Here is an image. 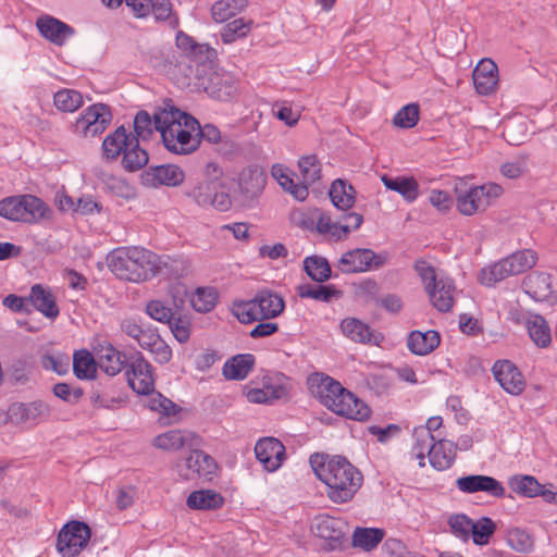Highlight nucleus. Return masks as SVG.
I'll use <instances>...</instances> for the list:
<instances>
[{
	"label": "nucleus",
	"mask_w": 557,
	"mask_h": 557,
	"mask_svg": "<svg viewBox=\"0 0 557 557\" xmlns=\"http://www.w3.org/2000/svg\"><path fill=\"white\" fill-rule=\"evenodd\" d=\"M265 183L267 175L258 166L245 168L239 174V190L248 200L259 197Z\"/></svg>",
	"instance_id": "23"
},
{
	"label": "nucleus",
	"mask_w": 557,
	"mask_h": 557,
	"mask_svg": "<svg viewBox=\"0 0 557 557\" xmlns=\"http://www.w3.org/2000/svg\"><path fill=\"white\" fill-rule=\"evenodd\" d=\"M216 292L211 287L197 288L190 298L193 308L198 312L211 311L216 302Z\"/></svg>",
	"instance_id": "54"
},
{
	"label": "nucleus",
	"mask_w": 557,
	"mask_h": 557,
	"mask_svg": "<svg viewBox=\"0 0 557 557\" xmlns=\"http://www.w3.org/2000/svg\"><path fill=\"white\" fill-rule=\"evenodd\" d=\"M48 211V206L40 198L29 194L0 200V216L12 222L37 223L46 218Z\"/></svg>",
	"instance_id": "5"
},
{
	"label": "nucleus",
	"mask_w": 557,
	"mask_h": 557,
	"mask_svg": "<svg viewBox=\"0 0 557 557\" xmlns=\"http://www.w3.org/2000/svg\"><path fill=\"white\" fill-rule=\"evenodd\" d=\"M125 3L138 18L152 13L157 21H168L172 15L170 0H125Z\"/></svg>",
	"instance_id": "21"
},
{
	"label": "nucleus",
	"mask_w": 557,
	"mask_h": 557,
	"mask_svg": "<svg viewBox=\"0 0 557 557\" xmlns=\"http://www.w3.org/2000/svg\"><path fill=\"white\" fill-rule=\"evenodd\" d=\"M385 531L379 528H356L352 533V546L364 552L374 549L384 539Z\"/></svg>",
	"instance_id": "42"
},
{
	"label": "nucleus",
	"mask_w": 557,
	"mask_h": 557,
	"mask_svg": "<svg viewBox=\"0 0 557 557\" xmlns=\"http://www.w3.org/2000/svg\"><path fill=\"white\" fill-rule=\"evenodd\" d=\"M503 194L498 184L488 183L471 187L457 196V209L463 215L484 212Z\"/></svg>",
	"instance_id": "7"
},
{
	"label": "nucleus",
	"mask_w": 557,
	"mask_h": 557,
	"mask_svg": "<svg viewBox=\"0 0 557 557\" xmlns=\"http://www.w3.org/2000/svg\"><path fill=\"white\" fill-rule=\"evenodd\" d=\"M108 267L120 280L145 282L162 273L166 263L154 252L137 247H120L107 257Z\"/></svg>",
	"instance_id": "2"
},
{
	"label": "nucleus",
	"mask_w": 557,
	"mask_h": 557,
	"mask_svg": "<svg viewBox=\"0 0 557 557\" xmlns=\"http://www.w3.org/2000/svg\"><path fill=\"white\" fill-rule=\"evenodd\" d=\"M50 407L42 400L32 403H17L9 408L12 422L17 424H36L41 418L48 417Z\"/></svg>",
	"instance_id": "18"
},
{
	"label": "nucleus",
	"mask_w": 557,
	"mask_h": 557,
	"mask_svg": "<svg viewBox=\"0 0 557 557\" xmlns=\"http://www.w3.org/2000/svg\"><path fill=\"white\" fill-rule=\"evenodd\" d=\"M515 275L506 258L494 264L483 268L480 273V282L485 286H493L496 283Z\"/></svg>",
	"instance_id": "45"
},
{
	"label": "nucleus",
	"mask_w": 557,
	"mask_h": 557,
	"mask_svg": "<svg viewBox=\"0 0 557 557\" xmlns=\"http://www.w3.org/2000/svg\"><path fill=\"white\" fill-rule=\"evenodd\" d=\"M178 475L186 480L203 479L210 481L215 473L214 459L202 450L195 449L186 458L177 461Z\"/></svg>",
	"instance_id": "11"
},
{
	"label": "nucleus",
	"mask_w": 557,
	"mask_h": 557,
	"mask_svg": "<svg viewBox=\"0 0 557 557\" xmlns=\"http://www.w3.org/2000/svg\"><path fill=\"white\" fill-rule=\"evenodd\" d=\"M232 312L242 323L248 324L261 320L258 313L256 297L247 301H235Z\"/></svg>",
	"instance_id": "56"
},
{
	"label": "nucleus",
	"mask_w": 557,
	"mask_h": 557,
	"mask_svg": "<svg viewBox=\"0 0 557 557\" xmlns=\"http://www.w3.org/2000/svg\"><path fill=\"white\" fill-rule=\"evenodd\" d=\"M451 533L457 537L467 541L473 529V521L463 513L454 515L448 520Z\"/></svg>",
	"instance_id": "60"
},
{
	"label": "nucleus",
	"mask_w": 557,
	"mask_h": 557,
	"mask_svg": "<svg viewBox=\"0 0 557 557\" xmlns=\"http://www.w3.org/2000/svg\"><path fill=\"white\" fill-rule=\"evenodd\" d=\"M149 161L148 152L140 147L137 137L128 143V147L123 153L122 165L128 172H135L147 165Z\"/></svg>",
	"instance_id": "39"
},
{
	"label": "nucleus",
	"mask_w": 557,
	"mask_h": 557,
	"mask_svg": "<svg viewBox=\"0 0 557 557\" xmlns=\"http://www.w3.org/2000/svg\"><path fill=\"white\" fill-rule=\"evenodd\" d=\"M84 103L83 96L78 90L64 88L53 96V104L61 112H75Z\"/></svg>",
	"instance_id": "47"
},
{
	"label": "nucleus",
	"mask_w": 557,
	"mask_h": 557,
	"mask_svg": "<svg viewBox=\"0 0 557 557\" xmlns=\"http://www.w3.org/2000/svg\"><path fill=\"white\" fill-rule=\"evenodd\" d=\"M496 530L495 522L488 517H482L476 522H473V529L471 530L473 543L476 545H486L490 537Z\"/></svg>",
	"instance_id": "58"
},
{
	"label": "nucleus",
	"mask_w": 557,
	"mask_h": 557,
	"mask_svg": "<svg viewBox=\"0 0 557 557\" xmlns=\"http://www.w3.org/2000/svg\"><path fill=\"white\" fill-rule=\"evenodd\" d=\"M186 504L191 509L213 510L223 506L224 498L213 490H200L190 493Z\"/></svg>",
	"instance_id": "37"
},
{
	"label": "nucleus",
	"mask_w": 557,
	"mask_h": 557,
	"mask_svg": "<svg viewBox=\"0 0 557 557\" xmlns=\"http://www.w3.org/2000/svg\"><path fill=\"white\" fill-rule=\"evenodd\" d=\"M134 131L138 139L147 140L153 131L160 133V127L156 123V114L151 117L147 111H139L134 119Z\"/></svg>",
	"instance_id": "57"
},
{
	"label": "nucleus",
	"mask_w": 557,
	"mask_h": 557,
	"mask_svg": "<svg viewBox=\"0 0 557 557\" xmlns=\"http://www.w3.org/2000/svg\"><path fill=\"white\" fill-rule=\"evenodd\" d=\"M99 367L108 375H116L120 373L127 363V357L124 352L115 349L112 345L102 347L99 351Z\"/></svg>",
	"instance_id": "35"
},
{
	"label": "nucleus",
	"mask_w": 557,
	"mask_h": 557,
	"mask_svg": "<svg viewBox=\"0 0 557 557\" xmlns=\"http://www.w3.org/2000/svg\"><path fill=\"white\" fill-rule=\"evenodd\" d=\"M256 358L251 354L236 355L223 366V375L227 380H244L255 366Z\"/></svg>",
	"instance_id": "32"
},
{
	"label": "nucleus",
	"mask_w": 557,
	"mask_h": 557,
	"mask_svg": "<svg viewBox=\"0 0 557 557\" xmlns=\"http://www.w3.org/2000/svg\"><path fill=\"white\" fill-rule=\"evenodd\" d=\"M29 300L32 305L48 319H55L59 315V307L55 297L48 288L36 284L30 289Z\"/></svg>",
	"instance_id": "28"
},
{
	"label": "nucleus",
	"mask_w": 557,
	"mask_h": 557,
	"mask_svg": "<svg viewBox=\"0 0 557 557\" xmlns=\"http://www.w3.org/2000/svg\"><path fill=\"white\" fill-rule=\"evenodd\" d=\"M246 5L247 0H219L211 8L212 18L216 23H223L242 12Z\"/></svg>",
	"instance_id": "46"
},
{
	"label": "nucleus",
	"mask_w": 557,
	"mask_h": 557,
	"mask_svg": "<svg viewBox=\"0 0 557 557\" xmlns=\"http://www.w3.org/2000/svg\"><path fill=\"white\" fill-rule=\"evenodd\" d=\"M156 123L169 151L189 154L199 147V138L196 135L198 121L190 114L171 107L156 113Z\"/></svg>",
	"instance_id": "3"
},
{
	"label": "nucleus",
	"mask_w": 557,
	"mask_h": 557,
	"mask_svg": "<svg viewBox=\"0 0 557 557\" xmlns=\"http://www.w3.org/2000/svg\"><path fill=\"white\" fill-rule=\"evenodd\" d=\"M36 26L44 38L57 46H63L75 33L73 27L50 15L40 16Z\"/></svg>",
	"instance_id": "20"
},
{
	"label": "nucleus",
	"mask_w": 557,
	"mask_h": 557,
	"mask_svg": "<svg viewBox=\"0 0 557 557\" xmlns=\"http://www.w3.org/2000/svg\"><path fill=\"white\" fill-rule=\"evenodd\" d=\"M388 252H374L368 248H356L343 253L338 268L343 273H359L376 270L387 263Z\"/></svg>",
	"instance_id": "9"
},
{
	"label": "nucleus",
	"mask_w": 557,
	"mask_h": 557,
	"mask_svg": "<svg viewBox=\"0 0 557 557\" xmlns=\"http://www.w3.org/2000/svg\"><path fill=\"white\" fill-rule=\"evenodd\" d=\"M70 359L63 354H46L41 357V366L46 370H52L58 374H65L67 372Z\"/></svg>",
	"instance_id": "62"
},
{
	"label": "nucleus",
	"mask_w": 557,
	"mask_h": 557,
	"mask_svg": "<svg viewBox=\"0 0 557 557\" xmlns=\"http://www.w3.org/2000/svg\"><path fill=\"white\" fill-rule=\"evenodd\" d=\"M126 375L128 385L135 393L149 395L154 391L152 367L140 352L133 356Z\"/></svg>",
	"instance_id": "13"
},
{
	"label": "nucleus",
	"mask_w": 557,
	"mask_h": 557,
	"mask_svg": "<svg viewBox=\"0 0 557 557\" xmlns=\"http://www.w3.org/2000/svg\"><path fill=\"white\" fill-rule=\"evenodd\" d=\"M311 530L314 535L325 541L329 550H336L343 547L347 525L342 519L320 515L314 518Z\"/></svg>",
	"instance_id": "12"
},
{
	"label": "nucleus",
	"mask_w": 557,
	"mask_h": 557,
	"mask_svg": "<svg viewBox=\"0 0 557 557\" xmlns=\"http://www.w3.org/2000/svg\"><path fill=\"white\" fill-rule=\"evenodd\" d=\"M529 158L527 154H519L510 161L505 162L500 172L508 178H518L528 170Z\"/></svg>",
	"instance_id": "61"
},
{
	"label": "nucleus",
	"mask_w": 557,
	"mask_h": 557,
	"mask_svg": "<svg viewBox=\"0 0 557 557\" xmlns=\"http://www.w3.org/2000/svg\"><path fill=\"white\" fill-rule=\"evenodd\" d=\"M245 395L249 403L270 404L285 395V388L281 385H264L262 388H246Z\"/></svg>",
	"instance_id": "50"
},
{
	"label": "nucleus",
	"mask_w": 557,
	"mask_h": 557,
	"mask_svg": "<svg viewBox=\"0 0 557 557\" xmlns=\"http://www.w3.org/2000/svg\"><path fill=\"white\" fill-rule=\"evenodd\" d=\"M382 182L387 189L400 194L408 202L414 201L419 196V184L413 177L383 175Z\"/></svg>",
	"instance_id": "36"
},
{
	"label": "nucleus",
	"mask_w": 557,
	"mask_h": 557,
	"mask_svg": "<svg viewBox=\"0 0 557 557\" xmlns=\"http://www.w3.org/2000/svg\"><path fill=\"white\" fill-rule=\"evenodd\" d=\"M134 138L132 133L122 125L119 126L114 132L110 133L102 143L103 157L107 160H116L121 154L124 153L128 147V143Z\"/></svg>",
	"instance_id": "26"
},
{
	"label": "nucleus",
	"mask_w": 557,
	"mask_h": 557,
	"mask_svg": "<svg viewBox=\"0 0 557 557\" xmlns=\"http://www.w3.org/2000/svg\"><path fill=\"white\" fill-rule=\"evenodd\" d=\"M457 488L465 494L486 493L496 498L505 496V487L493 476L483 474L465 475L456 481Z\"/></svg>",
	"instance_id": "14"
},
{
	"label": "nucleus",
	"mask_w": 557,
	"mask_h": 557,
	"mask_svg": "<svg viewBox=\"0 0 557 557\" xmlns=\"http://www.w3.org/2000/svg\"><path fill=\"white\" fill-rule=\"evenodd\" d=\"M184 195L197 206L208 209L213 208L220 212H226L232 208V199L223 187L205 180L188 185Z\"/></svg>",
	"instance_id": "6"
},
{
	"label": "nucleus",
	"mask_w": 557,
	"mask_h": 557,
	"mask_svg": "<svg viewBox=\"0 0 557 557\" xmlns=\"http://www.w3.org/2000/svg\"><path fill=\"white\" fill-rule=\"evenodd\" d=\"M508 483L515 493L525 497L537 496L541 487L539 481L532 475H515Z\"/></svg>",
	"instance_id": "53"
},
{
	"label": "nucleus",
	"mask_w": 557,
	"mask_h": 557,
	"mask_svg": "<svg viewBox=\"0 0 557 557\" xmlns=\"http://www.w3.org/2000/svg\"><path fill=\"white\" fill-rule=\"evenodd\" d=\"M125 401L123 392L116 388L111 381L100 383L90 395V403L98 409H115Z\"/></svg>",
	"instance_id": "24"
},
{
	"label": "nucleus",
	"mask_w": 557,
	"mask_h": 557,
	"mask_svg": "<svg viewBox=\"0 0 557 557\" xmlns=\"http://www.w3.org/2000/svg\"><path fill=\"white\" fill-rule=\"evenodd\" d=\"M355 188L343 180L332 183L329 195L332 203L341 210H348L355 203Z\"/></svg>",
	"instance_id": "41"
},
{
	"label": "nucleus",
	"mask_w": 557,
	"mask_h": 557,
	"mask_svg": "<svg viewBox=\"0 0 557 557\" xmlns=\"http://www.w3.org/2000/svg\"><path fill=\"white\" fill-rule=\"evenodd\" d=\"M252 21L238 17L225 24L220 30V37L223 44L231 45L238 39L247 37L251 32Z\"/></svg>",
	"instance_id": "44"
},
{
	"label": "nucleus",
	"mask_w": 557,
	"mask_h": 557,
	"mask_svg": "<svg viewBox=\"0 0 557 557\" xmlns=\"http://www.w3.org/2000/svg\"><path fill=\"white\" fill-rule=\"evenodd\" d=\"M298 295L301 298H311L318 301L329 302L334 297L338 298L341 296V292L333 285L305 284L298 287Z\"/></svg>",
	"instance_id": "51"
},
{
	"label": "nucleus",
	"mask_w": 557,
	"mask_h": 557,
	"mask_svg": "<svg viewBox=\"0 0 557 557\" xmlns=\"http://www.w3.org/2000/svg\"><path fill=\"white\" fill-rule=\"evenodd\" d=\"M304 269L308 276L318 283L327 281L332 274L327 260L319 256L307 257L304 260Z\"/></svg>",
	"instance_id": "49"
},
{
	"label": "nucleus",
	"mask_w": 557,
	"mask_h": 557,
	"mask_svg": "<svg viewBox=\"0 0 557 557\" xmlns=\"http://www.w3.org/2000/svg\"><path fill=\"white\" fill-rule=\"evenodd\" d=\"M258 313L261 320H269L280 315L285 307L283 298L269 289L260 290L256 296Z\"/></svg>",
	"instance_id": "30"
},
{
	"label": "nucleus",
	"mask_w": 557,
	"mask_h": 557,
	"mask_svg": "<svg viewBox=\"0 0 557 557\" xmlns=\"http://www.w3.org/2000/svg\"><path fill=\"white\" fill-rule=\"evenodd\" d=\"M510 268H512V272L515 275L523 273L531 268H533L537 260V255L534 250L523 249L513 252L512 255L506 257Z\"/></svg>",
	"instance_id": "52"
},
{
	"label": "nucleus",
	"mask_w": 557,
	"mask_h": 557,
	"mask_svg": "<svg viewBox=\"0 0 557 557\" xmlns=\"http://www.w3.org/2000/svg\"><path fill=\"white\" fill-rule=\"evenodd\" d=\"M277 183L286 191H288L290 195H293V197L296 200L304 201L309 195L308 187L305 184L296 183L293 180V177L289 175L288 172L286 174H284L282 177H280Z\"/></svg>",
	"instance_id": "63"
},
{
	"label": "nucleus",
	"mask_w": 557,
	"mask_h": 557,
	"mask_svg": "<svg viewBox=\"0 0 557 557\" xmlns=\"http://www.w3.org/2000/svg\"><path fill=\"white\" fill-rule=\"evenodd\" d=\"M210 95L221 101H228L238 94V82L228 73L214 74L208 87Z\"/></svg>",
	"instance_id": "29"
},
{
	"label": "nucleus",
	"mask_w": 557,
	"mask_h": 557,
	"mask_svg": "<svg viewBox=\"0 0 557 557\" xmlns=\"http://www.w3.org/2000/svg\"><path fill=\"white\" fill-rule=\"evenodd\" d=\"M339 327L342 333L355 343L379 345L383 339L382 335L374 334L368 324L357 318L344 319Z\"/></svg>",
	"instance_id": "22"
},
{
	"label": "nucleus",
	"mask_w": 557,
	"mask_h": 557,
	"mask_svg": "<svg viewBox=\"0 0 557 557\" xmlns=\"http://www.w3.org/2000/svg\"><path fill=\"white\" fill-rule=\"evenodd\" d=\"M184 171L175 164H161L148 168L143 174V181L146 185L171 186L175 187L184 182Z\"/></svg>",
	"instance_id": "16"
},
{
	"label": "nucleus",
	"mask_w": 557,
	"mask_h": 557,
	"mask_svg": "<svg viewBox=\"0 0 557 557\" xmlns=\"http://www.w3.org/2000/svg\"><path fill=\"white\" fill-rule=\"evenodd\" d=\"M90 536L91 530L85 522L71 521L58 534V552L63 557H74L86 547Z\"/></svg>",
	"instance_id": "10"
},
{
	"label": "nucleus",
	"mask_w": 557,
	"mask_h": 557,
	"mask_svg": "<svg viewBox=\"0 0 557 557\" xmlns=\"http://www.w3.org/2000/svg\"><path fill=\"white\" fill-rule=\"evenodd\" d=\"M73 371L76 377L81 380L92 379L95 376L97 362L88 350L82 349L74 354Z\"/></svg>",
	"instance_id": "48"
},
{
	"label": "nucleus",
	"mask_w": 557,
	"mask_h": 557,
	"mask_svg": "<svg viewBox=\"0 0 557 557\" xmlns=\"http://www.w3.org/2000/svg\"><path fill=\"white\" fill-rule=\"evenodd\" d=\"M475 90L480 95H491L498 85V67L491 59L481 60L472 73Z\"/></svg>",
	"instance_id": "19"
},
{
	"label": "nucleus",
	"mask_w": 557,
	"mask_h": 557,
	"mask_svg": "<svg viewBox=\"0 0 557 557\" xmlns=\"http://www.w3.org/2000/svg\"><path fill=\"white\" fill-rule=\"evenodd\" d=\"M523 289L535 300H544L552 294L550 275L543 272H533L523 280Z\"/></svg>",
	"instance_id": "33"
},
{
	"label": "nucleus",
	"mask_w": 557,
	"mask_h": 557,
	"mask_svg": "<svg viewBox=\"0 0 557 557\" xmlns=\"http://www.w3.org/2000/svg\"><path fill=\"white\" fill-rule=\"evenodd\" d=\"M176 46L185 57L196 63H203L209 60L213 51L208 45L197 44L193 37L183 32L176 35Z\"/></svg>",
	"instance_id": "31"
},
{
	"label": "nucleus",
	"mask_w": 557,
	"mask_h": 557,
	"mask_svg": "<svg viewBox=\"0 0 557 557\" xmlns=\"http://www.w3.org/2000/svg\"><path fill=\"white\" fill-rule=\"evenodd\" d=\"M298 168L302 178L301 184L307 187L320 180L321 166L314 154L301 157L298 161Z\"/></svg>",
	"instance_id": "55"
},
{
	"label": "nucleus",
	"mask_w": 557,
	"mask_h": 557,
	"mask_svg": "<svg viewBox=\"0 0 557 557\" xmlns=\"http://www.w3.org/2000/svg\"><path fill=\"white\" fill-rule=\"evenodd\" d=\"M493 375L499 385L511 395L523 392L525 382L518 368L509 360H498L493 366Z\"/></svg>",
	"instance_id": "15"
},
{
	"label": "nucleus",
	"mask_w": 557,
	"mask_h": 557,
	"mask_svg": "<svg viewBox=\"0 0 557 557\" xmlns=\"http://www.w3.org/2000/svg\"><path fill=\"white\" fill-rule=\"evenodd\" d=\"M112 121V112L108 104L95 103L86 108L72 125L77 136L89 138L102 134Z\"/></svg>",
	"instance_id": "8"
},
{
	"label": "nucleus",
	"mask_w": 557,
	"mask_h": 557,
	"mask_svg": "<svg viewBox=\"0 0 557 557\" xmlns=\"http://www.w3.org/2000/svg\"><path fill=\"white\" fill-rule=\"evenodd\" d=\"M317 476L327 486V496L336 504L350 500L362 484V474L346 458L313 454L309 459Z\"/></svg>",
	"instance_id": "1"
},
{
	"label": "nucleus",
	"mask_w": 557,
	"mask_h": 557,
	"mask_svg": "<svg viewBox=\"0 0 557 557\" xmlns=\"http://www.w3.org/2000/svg\"><path fill=\"white\" fill-rule=\"evenodd\" d=\"M412 437V455L419 460V466L424 467L425 456L430 457L436 443L435 436L432 433H429L428 429L414 428Z\"/></svg>",
	"instance_id": "40"
},
{
	"label": "nucleus",
	"mask_w": 557,
	"mask_h": 557,
	"mask_svg": "<svg viewBox=\"0 0 557 557\" xmlns=\"http://www.w3.org/2000/svg\"><path fill=\"white\" fill-rule=\"evenodd\" d=\"M455 284L448 277H440L437 284L426 290L431 304L441 312L451 310L455 302Z\"/></svg>",
	"instance_id": "25"
},
{
	"label": "nucleus",
	"mask_w": 557,
	"mask_h": 557,
	"mask_svg": "<svg viewBox=\"0 0 557 557\" xmlns=\"http://www.w3.org/2000/svg\"><path fill=\"white\" fill-rule=\"evenodd\" d=\"M420 109L417 103L403 107L393 117V124L400 128H412L419 121Z\"/></svg>",
	"instance_id": "59"
},
{
	"label": "nucleus",
	"mask_w": 557,
	"mask_h": 557,
	"mask_svg": "<svg viewBox=\"0 0 557 557\" xmlns=\"http://www.w3.org/2000/svg\"><path fill=\"white\" fill-rule=\"evenodd\" d=\"M193 438L194 434L191 432L171 430L156 436L153 445L163 450H178L189 445Z\"/></svg>",
	"instance_id": "38"
},
{
	"label": "nucleus",
	"mask_w": 557,
	"mask_h": 557,
	"mask_svg": "<svg viewBox=\"0 0 557 557\" xmlns=\"http://www.w3.org/2000/svg\"><path fill=\"white\" fill-rule=\"evenodd\" d=\"M456 458V445L447 440H437L429 457L431 466L440 471L451 467Z\"/></svg>",
	"instance_id": "34"
},
{
	"label": "nucleus",
	"mask_w": 557,
	"mask_h": 557,
	"mask_svg": "<svg viewBox=\"0 0 557 557\" xmlns=\"http://www.w3.org/2000/svg\"><path fill=\"white\" fill-rule=\"evenodd\" d=\"M317 394L321 403L336 414L348 419L366 421L371 410L366 403L358 399L351 392L344 388L339 382L330 376H320Z\"/></svg>",
	"instance_id": "4"
},
{
	"label": "nucleus",
	"mask_w": 557,
	"mask_h": 557,
	"mask_svg": "<svg viewBox=\"0 0 557 557\" xmlns=\"http://www.w3.org/2000/svg\"><path fill=\"white\" fill-rule=\"evenodd\" d=\"M416 272L420 276L425 292L433 287L440 281L435 269L424 260H417L413 265Z\"/></svg>",
	"instance_id": "64"
},
{
	"label": "nucleus",
	"mask_w": 557,
	"mask_h": 557,
	"mask_svg": "<svg viewBox=\"0 0 557 557\" xmlns=\"http://www.w3.org/2000/svg\"><path fill=\"white\" fill-rule=\"evenodd\" d=\"M441 343L438 332L429 330L426 332L412 331L407 339L409 350L417 356L431 354Z\"/></svg>",
	"instance_id": "27"
},
{
	"label": "nucleus",
	"mask_w": 557,
	"mask_h": 557,
	"mask_svg": "<svg viewBox=\"0 0 557 557\" xmlns=\"http://www.w3.org/2000/svg\"><path fill=\"white\" fill-rule=\"evenodd\" d=\"M527 329L532 342L540 348H546L552 342L550 329L546 320L539 315H532L527 321Z\"/></svg>",
	"instance_id": "43"
},
{
	"label": "nucleus",
	"mask_w": 557,
	"mask_h": 557,
	"mask_svg": "<svg viewBox=\"0 0 557 557\" xmlns=\"http://www.w3.org/2000/svg\"><path fill=\"white\" fill-rule=\"evenodd\" d=\"M257 459L268 471H275L282 465L285 456L284 445L274 437H264L257 442L255 446Z\"/></svg>",
	"instance_id": "17"
}]
</instances>
